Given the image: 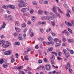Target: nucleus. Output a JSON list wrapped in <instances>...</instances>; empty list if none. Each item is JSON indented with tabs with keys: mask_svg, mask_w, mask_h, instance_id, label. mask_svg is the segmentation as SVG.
<instances>
[{
	"mask_svg": "<svg viewBox=\"0 0 74 74\" xmlns=\"http://www.w3.org/2000/svg\"><path fill=\"white\" fill-rule=\"evenodd\" d=\"M51 15L52 16H46V19L47 21H49L50 19H51V20L53 21L54 19V18H56V16H55V14H52V13H51Z\"/></svg>",
	"mask_w": 74,
	"mask_h": 74,
	"instance_id": "1",
	"label": "nucleus"
},
{
	"mask_svg": "<svg viewBox=\"0 0 74 74\" xmlns=\"http://www.w3.org/2000/svg\"><path fill=\"white\" fill-rule=\"evenodd\" d=\"M27 4L26 3L24 4V1L23 0L20 1V3L18 4V6L20 7H25L27 6Z\"/></svg>",
	"mask_w": 74,
	"mask_h": 74,
	"instance_id": "2",
	"label": "nucleus"
},
{
	"mask_svg": "<svg viewBox=\"0 0 74 74\" xmlns=\"http://www.w3.org/2000/svg\"><path fill=\"white\" fill-rule=\"evenodd\" d=\"M5 42V41L4 40H2L0 39V45H1L2 44H3L2 46L4 48H7L10 46V45H5L4 44Z\"/></svg>",
	"mask_w": 74,
	"mask_h": 74,
	"instance_id": "3",
	"label": "nucleus"
},
{
	"mask_svg": "<svg viewBox=\"0 0 74 74\" xmlns=\"http://www.w3.org/2000/svg\"><path fill=\"white\" fill-rule=\"evenodd\" d=\"M12 53V51L11 50L8 51H6L5 53V55H11V53Z\"/></svg>",
	"mask_w": 74,
	"mask_h": 74,
	"instance_id": "4",
	"label": "nucleus"
},
{
	"mask_svg": "<svg viewBox=\"0 0 74 74\" xmlns=\"http://www.w3.org/2000/svg\"><path fill=\"white\" fill-rule=\"evenodd\" d=\"M46 69L47 71H49L51 69V66L49 64H47L45 66Z\"/></svg>",
	"mask_w": 74,
	"mask_h": 74,
	"instance_id": "5",
	"label": "nucleus"
},
{
	"mask_svg": "<svg viewBox=\"0 0 74 74\" xmlns=\"http://www.w3.org/2000/svg\"><path fill=\"white\" fill-rule=\"evenodd\" d=\"M56 8L57 9V10L59 12H60L61 14H63V12L62 11H61V9H60V8L58 7H56Z\"/></svg>",
	"mask_w": 74,
	"mask_h": 74,
	"instance_id": "6",
	"label": "nucleus"
},
{
	"mask_svg": "<svg viewBox=\"0 0 74 74\" xmlns=\"http://www.w3.org/2000/svg\"><path fill=\"white\" fill-rule=\"evenodd\" d=\"M56 7H55V6L54 5L53 6V9H52V11L53 12H54V13H55V14H56V13H57V12H56Z\"/></svg>",
	"mask_w": 74,
	"mask_h": 74,
	"instance_id": "7",
	"label": "nucleus"
},
{
	"mask_svg": "<svg viewBox=\"0 0 74 74\" xmlns=\"http://www.w3.org/2000/svg\"><path fill=\"white\" fill-rule=\"evenodd\" d=\"M11 59V62L12 63L15 62V59L13 58V57L11 56L10 57Z\"/></svg>",
	"mask_w": 74,
	"mask_h": 74,
	"instance_id": "8",
	"label": "nucleus"
},
{
	"mask_svg": "<svg viewBox=\"0 0 74 74\" xmlns=\"http://www.w3.org/2000/svg\"><path fill=\"white\" fill-rule=\"evenodd\" d=\"M71 67V65H70V64L69 62L67 63V66H66V70H67L69 68H70Z\"/></svg>",
	"mask_w": 74,
	"mask_h": 74,
	"instance_id": "9",
	"label": "nucleus"
},
{
	"mask_svg": "<svg viewBox=\"0 0 74 74\" xmlns=\"http://www.w3.org/2000/svg\"><path fill=\"white\" fill-rule=\"evenodd\" d=\"M9 64L8 63H6L5 64H4L3 66V67L4 68H7V66H8Z\"/></svg>",
	"mask_w": 74,
	"mask_h": 74,
	"instance_id": "10",
	"label": "nucleus"
},
{
	"mask_svg": "<svg viewBox=\"0 0 74 74\" xmlns=\"http://www.w3.org/2000/svg\"><path fill=\"white\" fill-rule=\"evenodd\" d=\"M8 7H9V8H12V9H14L15 7V6L11 5H8Z\"/></svg>",
	"mask_w": 74,
	"mask_h": 74,
	"instance_id": "11",
	"label": "nucleus"
},
{
	"mask_svg": "<svg viewBox=\"0 0 74 74\" xmlns=\"http://www.w3.org/2000/svg\"><path fill=\"white\" fill-rule=\"evenodd\" d=\"M68 42H71V43H73L74 42V40L73 39H68Z\"/></svg>",
	"mask_w": 74,
	"mask_h": 74,
	"instance_id": "12",
	"label": "nucleus"
},
{
	"mask_svg": "<svg viewBox=\"0 0 74 74\" xmlns=\"http://www.w3.org/2000/svg\"><path fill=\"white\" fill-rule=\"evenodd\" d=\"M31 20L33 22H35V21L36 20V18L35 17L32 16L31 18Z\"/></svg>",
	"mask_w": 74,
	"mask_h": 74,
	"instance_id": "13",
	"label": "nucleus"
},
{
	"mask_svg": "<svg viewBox=\"0 0 74 74\" xmlns=\"http://www.w3.org/2000/svg\"><path fill=\"white\" fill-rule=\"evenodd\" d=\"M48 38L49 41H52L53 38H52V36H49L48 37Z\"/></svg>",
	"mask_w": 74,
	"mask_h": 74,
	"instance_id": "14",
	"label": "nucleus"
},
{
	"mask_svg": "<svg viewBox=\"0 0 74 74\" xmlns=\"http://www.w3.org/2000/svg\"><path fill=\"white\" fill-rule=\"evenodd\" d=\"M15 29L16 30V32H20L21 31V29L16 28V27H15Z\"/></svg>",
	"mask_w": 74,
	"mask_h": 74,
	"instance_id": "15",
	"label": "nucleus"
},
{
	"mask_svg": "<svg viewBox=\"0 0 74 74\" xmlns=\"http://www.w3.org/2000/svg\"><path fill=\"white\" fill-rule=\"evenodd\" d=\"M15 25L16 26H20V24L19 23V22L18 21H16L15 22Z\"/></svg>",
	"mask_w": 74,
	"mask_h": 74,
	"instance_id": "16",
	"label": "nucleus"
},
{
	"mask_svg": "<svg viewBox=\"0 0 74 74\" xmlns=\"http://www.w3.org/2000/svg\"><path fill=\"white\" fill-rule=\"evenodd\" d=\"M55 14H56V15H54V16H56H56H57L58 18H60V14H59V13H55Z\"/></svg>",
	"mask_w": 74,
	"mask_h": 74,
	"instance_id": "17",
	"label": "nucleus"
},
{
	"mask_svg": "<svg viewBox=\"0 0 74 74\" xmlns=\"http://www.w3.org/2000/svg\"><path fill=\"white\" fill-rule=\"evenodd\" d=\"M2 7L5 9H6V10H7L8 8V5H4Z\"/></svg>",
	"mask_w": 74,
	"mask_h": 74,
	"instance_id": "18",
	"label": "nucleus"
},
{
	"mask_svg": "<svg viewBox=\"0 0 74 74\" xmlns=\"http://www.w3.org/2000/svg\"><path fill=\"white\" fill-rule=\"evenodd\" d=\"M18 39L20 40H21L22 39V35L21 34H19L18 36Z\"/></svg>",
	"mask_w": 74,
	"mask_h": 74,
	"instance_id": "19",
	"label": "nucleus"
},
{
	"mask_svg": "<svg viewBox=\"0 0 74 74\" xmlns=\"http://www.w3.org/2000/svg\"><path fill=\"white\" fill-rule=\"evenodd\" d=\"M21 12L24 13L26 12V8H23L21 10Z\"/></svg>",
	"mask_w": 74,
	"mask_h": 74,
	"instance_id": "20",
	"label": "nucleus"
},
{
	"mask_svg": "<svg viewBox=\"0 0 74 74\" xmlns=\"http://www.w3.org/2000/svg\"><path fill=\"white\" fill-rule=\"evenodd\" d=\"M6 25V24H5V23H4V22H3V26H2L1 27V29H4V28H5V25Z\"/></svg>",
	"mask_w": 74,
	"mask_h": 74,
	"instance_id": "21",
	"label": "nucleus"
},
{
	"mask_svg": "<svg viewBox=\"0 0 74 74\" xmlns=\"http://www.w3.org/2000/svg\"><path fill=\"white\" fill-rule=\"evenodd\" d=\"M44 12V11H42L40 10H39L38 12V14H42Z\"/></svg>",
	"mask_w": 74,
	"mask_h": 74,
	"instance_id": "22",
	"label": "nucleus"
},
{
	"mask_svg": "<svg viewBox=\"0 0 74 74\" xmlns=\"http://www.w3.org/2000/svg\"><path fill=\"white\" fill-rule=\"evenodd\" d=\"M54 41H55V42H59V39L57 38H54L53 39Z\"/></svg>",
	"mask_w": 74,
	"mask_h": 74,
	"instance_id": "23",
	"label": "nucleus"
},
{
	"mask_svg": "<svg viewBox=\"0 0 74 74\" xmlns=\"http://www.w3.org/2000/svg\"><path fill=\"white\" fill-rule=\"evenodd\" d=\"M38 40L39 41H44V39H43V38H42L41 37L38 38Z\"/></svg>",
	"mask_w": 74,
	"mask_h": 74,
	"instance_id": "24",
	"label": "nucleus"
},
{
	"mask_svg": "<svg viewBox=\"0 0 74 74\" xmlns=\"http://www.w3.org/2000/svg\"><path fill=\"white\" fill-rule=\"evenodd\" d=\"M22 68H23V66H20L16 67V69H17L18 70H21V69H22Z\"/></svg>",
	"mask_w": 74,
	"mask_h": 74,
	"instance_id": "25",
	"label": "nucleus"
},
{
	"mask_svg": "<svg viewBox=\"0 0 74 74\" xmlns=\"http://www.w3.org/2000/svg\"><path fill=\"white\" fill-rule=\"evenodd\" d=\"M27 57H28V56H25L24 57L25 60L28 61V60H29V59L27 58Z\"/></svg>",
	"mask_w": 74,
	"mask_h": 74,
	"instance_id": "26",
	"label": "nucleus"
},
{
	"mask_svg": "<svg viewBox=\"0 0 74 74\" xmlns=\"http://www.w3.org/2000/svg\"><path fill=\"white\" fill-rule=\"evenodd\" d=\"M63 51L64 53V55H66V54H67V53H66L67 51H66V49H63Z\"/></svg>",
	"mask_w": 74,
	"mask_h": 74,
	"instance_id": "27",
	"label": "nucleus"
},
{
	"mask_svg": "<svg viewBox=\"0 0 74 74\" xmlns=\"http://www.w3.org/2000/svg\"><path fill=\"white\" fill-rule=\"evenodd\" d=\"M68 31L69 32L71 33V34H73V32H72V30L71 29L69 28L68 29Z\"/></svg>",
	"mask_w": 74,
	"mask_h": 74,
	"instance_id": "28",
	"label": "nucleus"
},
{
	"mask_svg": "<svg viewBox=\"0 0 74 74\" xmlns=\"http://www.w3.org/2000/svg\"><path fill=\"white\" fill-rule=\"evenodd\" d=\"M15 44L16 45H18L19 46L20 45V43L19 42H17L15 43Z\"/></svg>",
	"mask_w": 74,
	"mask_h": 74,
	"instance_id": "29",
	"label": "nucleus"
},
{
	"mask_svg": "<svg viewBox=\"0 0 74 74\" xmlns=\"http://www.w3.org/2000/svg\"><path fill=\"white\" fill-rule=\"evenodd\" d=\"M51 53H52V54H54V55H56V56H57L58 55L57 53L54 52H51Z\"/></svg>",
	"mask_w": 74,
	"mask_h": 74,
	"instance_id": "30",
	"label": "nucleus"
},
{
	"mask_svg": "<svg viewBox=\"0 0 74 74\" xmlns=\"http://www.w3.org/2000/svg\"><path fill=\"white\" fill-rule=\"evenodd\" d=\"M46 44L47 45H49V44H52V42H47V43H46Z\"/></svg>",
	"mask_w": 74,
	"mask_h": 74,
	"instance_id": "31",
	"label": "nucleus"
},
{
	"mask_svg": "<svg viewBox=\"0 0 74 74\" xmlns=\"http://www.w3.org/2000/svg\"><path fill=\"white\" fill-rule=\"evenodd\" d=\"M0 63L1 64H2L4 63L3 59H1L0 60Z\"/></svg>",
	"mask_w": 74,
	"mask_h": 74,
	"instance_id": "32",
	"label": "nucleus"
},
{
	"mask_svg": "<svg viewBox=\"0 0 74 74\" xmlns=\"http://www.w3.org/2000/svg\"><path fill=\"white\" fill-rule=\"evenodd\" d=\"M21 26L22 27H26V24L25 23H24L23 24H22Z\"/></svg>",
	"mask_w": 74,
	"mask_h": 74,
	"instance_id": "33",
	"label": "nucleus"
},
{
	"mask_svg": "<svg viewBox=\"0 0 74 74\" xmlns=\"http://www.w3.org/2000/svg\"><path fill=\"white\" fill-rule=\"evenodd\" d=\"M41 19L42 20H46V16H44L42 17L41 18Z\"/></svg>",
	"mask_w": 74,
	"mask_h": 74,
	"instance_id": "34",
	"label": "nucleus"
},
{
	"mask_svg": "<svg viewBox=\"0 0 74 74\" xmlns=\"http://www.w3.org/2000/svg\"><path fill=\"white\" fill-rule=\"evenodd\" d=\"M19 71V73H22V74H25V72L22 71Z\"/></svg>",
	"mask_w": 74,
	"mask_h": 74,
	"instance_id": "35",
	"label": "nucleus"
},
{
	"mask_svg": "<svg viewBox=\"0 0 74 74\" xmlns=\"http://www.w3.org/2000/svg\"><path fill=\"white\" fill-rule=\"evenodd\" d=\"M60 46V44L59 43H57L55 45V47H59Z\"/></svg>",
	"mask_w": 74,
	"mask_h": 74,
	"instance_id": "36",
	"label": "nucleus"
},
{
	"mask_svg": "<svg viewBox=\"0 0 74 74\" xmlns=\"http://www.w3.org/2000/svg\"><path fill=\"white\" fill-rule=\"evenodd\" d=\"M3 11H4V9H2L1 8H0V13L1 12H3Z\"/></svg>",
	"mask_w": 74,
	"mask_h": 74,
	"instance_id": "37",
	"label": "nucleus"
},
{
	"mask_svg": "<svg viewBox=\"0 0 74 74\" xmlns=\"http://www.w3.org/2000/svg\"><path fill=\"white\" fill-rule=\"evenodd\" d=\"M65 34L66 36H67L68 37L70 36V34H69V33L68 32H66V33Z\"/></svg>",
	"mask_w": 74,
	"mask_h": 74,
	"instance_id": "38",
	"label": "nucleus"
},
{
	"mask_svg": "<svg viewBox=\"0 0 74 74\" xmlns=\"http://www.w3.org/2000/svg\"><path fill=\"white\" fill-rule=\"evenodd\" d=\"M66 16L68 18H70V15L69 13H67L66 14Z\"/></svg>",
	"mask_w": 74,
	"mask_h": 74,
	"instance_id": "39",
	"label": "nucleus"
},
{
	"mask_svg": "<svg viewBox=\"0 0 74 74\" xmlns=\"http://www.w3.org/2000/svg\"><path fill=\"white\" fill-rule=\"evenodd\" d=\"M68 25L69 26H74V25H73L71 23H70L69 22H68Z\"/></svg>",
	"mask_w": 74,
	"mask_h": 74,
	"instance_id": "40",
	"label": "nucleus"
},
{
	"mask_svg": "<svg viewBox=\"0 0 74 74\" xmlns=\"http://www.w3.org/2000/svg\"><path fill=\"white\" fill-rule=\"evenodd\" d=\"M52 50H53V48L52 47L49 48V51H52Z\"/></svg>",
	"mask_w": 74,
	"mask_h": 74,
	"instance_id": "41",
	"label": "nucleus"
},
{
	"mask_svg": "<svg viewBox=\"0 0 74 74\" xmlns=\"http://www.w3.org/2000/svg\"><path fill=\"white\" fill-rule=\"evenodd\" d=\"M46 22L44 21L41 22V25H46Z\"/></svg>",
	"mask_w": 74,
	"mask_h": 74,
	"instance_id": "42",
	"label": "nucleus"
},
{
	"mask_svg": "<svg viewBox=\"0 0 74 74\" xmlns=\"http://www.w3.org/2000/svg\"><path fill=\"white\" fill-rule=\"evenodd\" d=\"M40 31L41 32V33H43V32H44V29H43L41 28L40 29Z\"/></svg>",
	"mask_w": 74,
	"mask_h": 74,
	"instance_id": "43",
	"label": "nucleus"
},
{
	"mask_svg": "<svg viewBox=\"0 0 74 74\" xmlns=\"http://www.w3.org/2000/svg\"><path fill=\"white\" fill-rule=\"evenodd\" d=\"M48 1H45L44 2V4H48Z\"/></svg>",
	"mask_w": 74,
	"mask_h": 74,
	"instance_id": "44",
	"label": "nucleus"
},
{
	"mask_svg": "<svg viewBox=\"0 0 74 74\" xmlns=\"http://www.w3.org/2000/svg\"><path fill=\"white\" fill-rule=\"evenodd\" d=\"M30 36L31 37H33V36H34V33H33V32H32Z\"/></svg>",
	"mask_w": 74,
	"mask_h": 74,
	"instance_id": "45",
	"label": "nucleus"
},
{
	"mask_svg": "<svg viewBox=\"0 0 74 74\" xmlns=\"http://www.w3.org/2000/svg\"><path fill=\"white\" fill-rule=\"evenodd\" d=\"M69 73H71L73 72V70H72L71 69H69Z\"/></svg>",
	"mask_w": 74,
	"mask_h": 74,
	"instance_id": "46",
	"label": "nucleus"
},
{
	"mask_svg": "<svg viewBox=\"0 0 74 74\" xmlns=\"http://www.w3.org/2000/svg\"><path fill=\"white\" fill-rule=\"evenodd\" d=\"M27 30V27L25 28V29L24 31V33H26Z\"/></svg>",
	"mask_w": 74,
	"mask_h": 74,
	"instance_id": "47",
	"label": "nucleus"
},
{
	"mask_svg": "<svg viewBox=\"0 0 74 74\" xmlns=\"http://www.w3.org/2000/svg\"><path fill=\"white\" fill-rule=\"evenodd\" d=\"M33 4L34 5H36V4H37V3H36V2L35 1H33Z\"/></svg>",
	"mask_w": 74,
	"mask_h": 74,
	"instance_id": "48",
	"label": "nucleus"
},
{
	"mask_svg": "<svg viewBox=\"0 0 74 74\" xmlns=\"http://www.w3.org/2000/svg\"><path fill=\"white\" fill-rule=\"evenodd\" d=\"M38 63H42V60H39Z\"/></svg>",
	"mask_w": 74,
	"mask_h": 74,
	"instance_id": "49",
	"label": "nucleus"
},
{
	"mask_svg": "<svg viewBox=\"0 0 74 74\" xmlns=\"http://www.w3.org/2000/svg\"><path fill=\"white\" fill-rule=\"evenodd\" d=\"M26 8V9L27 11H29V9H30V7H29V6H28L26 8Z\"/></svg>",
	"mask_w": 74,
	"mask_h": 74,
	"instance_id": "50",
	"label": "nucleus"
},
{
	"mask_svg": "<svg viewBox=\"0 0 74 74\" xmlns=\"http://www.w3.org/2000/svg\"><path fill=\"white\" fill-rule=\"evenodd\" d=\"M44 69L43 66H40V67L39 68V70H41V69Z\"/></svg>",
	"mask_w": 74,
	"mask_h": 74,
	"instance_id": "51",
	"label": "nucleus"
},
{
	"mask_svg": "<svg viewBox=\"0 0 74 74\" xmlns=\"http://www.w3.org/2000/svg\"><path fill=\"white\" fill-rule=\"evenodd\" d=\"M70 52L71 54H73L74 53V51L73 50H70Z\"/></svg>",
	"mask_w": 74,
	"mask_h": 74,
	"instance_id": "52",
	"label": "nucleus"
},
{
	"mask_svg": "<svg viewBox=\"0 0 74 74\" xmlns=\"http://www.w3.org/2000/svg\"><path fill=\"white\" fill-rule=\"evenodd\" d=\"M67 31H66V30H64V31H63L62 32V33L63 34H64V33H66L67 32Z\"/></svg>",
	"mask_w": 74,
	"mask_h": 74,
	"instance_id": "53",
	"label": "nucleus"
},
{
	"mask_svg": "<svg viewBox=\"0 0 74 74\" xmlns=\"http://www.w3.org/2000/svg\"><path fill=\"white\" fill-rule=\"evenodd\" d=\"M43 60L45 62H47V58H44Z\"/></svg>",
	"mask_w": 74,
	"mask_h": 74,
	"instance_id": "54",
	"label": "nucleus"
},
{
	"mask_svg": "<svg viewBox=\"0 0 74 74\" xmlns=\"http://www.w3.org/2000/svg\"><path fill=\"white\" fill-rule=\"evenodd\" d=\"M33 11H34L33 10V9H32L30 11V14H33Z\"/></svg>",
	"mask_w": 74,
	"mask_h": 74,
	"instance_id": "55",
	"label": "nucleus"
},
{
	"mask_svg": "<svg viewBox=\"0 0 74 74\" xmlns=\"http://www.w3.org/2000/svg\"><path fill=\"white\" fill-rule=\"evenodd\" d=\"M35 48L36 49H38L39 48V47H38V45H36L35 46Z\"/></svg>",
	"mask_w": 74,
	"mask_h": 74,
	"instance_id": "56",
	"label": "nucleus"
},
{
	"mask_svg": "<svg viewBox=\"0 0 74 74\" xmlns=\"http://www.w3.org/2000/svg\"><path fill=\"white\" fill-rule=\"evenodd\" d=\"M62 41L63 42H65L66 41V39L65 38H63L62 39Z\"/></svg>",
	"mask_w": 74,
	"mask_h": 74,
	"instance_id": "57",
	"label": "nucleus"
},
{
	"mask_svg": "<svg viewBox=\"0 0 74 74\" xmlns=\"http://www.w3.org/2000/svg\"><path fill=\"white\" fill-rule=\"evenodd\" d=\"M62 58L60 57H58V60H62Z\"/></svg>",
	"mask_w": 74,
	"mask_h": 74,
	"instance_id": "58",
	"label": "nucleus"
},
{
	"mask_svg": "<svg viewBox=\"0 0 74 74\" xmlns=\"http://www.w3.org/2000/svg\"><path fill=\"white\" fill-rule=\"evenodd\" d=\"M1 39H3V38H5V36H4L3 35H2L1 36Z\"/></svg>",
	"mask_w": 74,
	"mask_h": 74,
	"instance_id": "59",
	"label": "nucleus"
},
{
	"mask_svg": "<svg viewBox=\"0 0 74 74\" xmlns=\"http://www.w3.org/2000/svg\"><path fill=\"white\" fill-rule=\"evenodd\" d=\"M51 63L52 64H55V62L53 60H52L51 61Z\"/></svg>",
	"mask_w": 74,
	"mask_h": 74,
	"instance_id": "60",
	"label": "nucleus"
},
{
	"mask_svg": "<svg viewBox=\"0 0 74 74\" xmlns=\"http://www.w3.org/2000/svg\"><path fill=\"white\" fill-rule=\"evenodd\" d=\"M71 23L72 24V25H74V21L73 20H72L71 21Z\"/></svg>",
	"mask_w": 74,
	"mask_h": 74,
	"instance_id": "61",
	"label": "nucleus"
},
{
	"mask_svg": "<svg viewBox=\"0 0 74 74\" xmlns=\"http://www.w3.org/2000/svg\"><path fill=\"white\" fill-rule=\"evenodd\" d=\"M32 29H29V34H31V33H32Z\"/></svg>",
	"mask_w": 74,
	"mask_h": 74,
	"instance_id": "62",
	"label": "nucleus"
},
{
	"mask_svg": "<svg viewBox=\"0 0 74 74\" xmlns=\"http://www.w3.org/2000/svg\"><path fill=\"white\" fill-rule=\"evenodd\" d=\"M45 14L46 15H48V12L46 11H45L44 12Z\"/></svg>",
	"mask_w": 74,
	"mask_h": 74,
	"instance_id": "63",
	"label": "nucleus"
},
{
	"mask_svg": "<svg viewBox=\"0 0 74 74\" xmlns=\"http://www.w3.org/2000/svg\"><path fill=\"white\" fill-rule=\"evenodd\" d=\"M51 59H55V56L53 55V56L51 58Z\"/></svg>",
	"mask_w": 74,
	"mask_h": 74,
	"instance_id": "64",
	"label": "nucleus"
}]
</instances>
